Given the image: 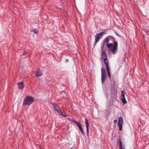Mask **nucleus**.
I'll return each instance as SVG.
<instances>
[{"mask_svg":"<svg viewBox=\"0 0 149 149\" xmlns=\"http://www.w3.org/2000/svg\"><path fill=\"white\" fill-rule=\"evenodd\" d=\"M104 33V32L103 31L99 33H97L96 35V37L95 39V42L96 43L98 42L100 39L102 38L103 34Z\"/></svg>","mask_w":149,"mask_h":149,"instance_id":"3","label":"nucleus"},{"mask_svg":"<svg viewBox=\"0 0 149 149\" xmlns=\"http://www.w3.org/2000/svg\"><path fill=\"white\" fill-rule=\"evenodd\" d=\"M85 120L86 125V132H87V135H88V132H89V124L88 123V121L87 119H86V118H85Z\"/></svg>","mask_w":149,"mask_h":149,"instance_id":"8","label":"nucleus"},{"mask_svg":"<svg viewBox=\"0 0 149 149\" xmlns=\"http://www.w3.org/2000/svg\"><path fill=\"white\" fill-rule=\"evenodd\" d=\"M26 52H24L23 53V54L24 55H25L26 54Z\"/></svg>","mask_w":149,"mask_h":149,"instance_id":"26","label":"nucleus"},{"mask_svg":"<svg viewBox=\"0 0 149 149\" xmlns=\"http://www.w3.org/2000/svg\"><path fill=\"white\" fill-rule=\"evenodd\" d=\"M117 122V120H116V119H115L114 120H113V122H114V123H116Z\"/></svg>","mask_w":149,"mask_h":149,"instance_id":"25","label":"nucleus"},{"mask_svg":"<svg viewBox=\"0 0 149 149\" xmlns=\"http://www.w3.org/2000/svg\"><path fill=\"white\" fill-rule=\"evenodd\" d=\"M123 122V118L122 117H120L118 123V126L119 127V130L120 131L122 130Z\"/></svg>","mask_w":149,"mask_h":149,"instance_id":"2","label":"nucleus"},{"mask_svg":"<svg viewBox=\"0 0 149 149\" xmlns=\"http://www.w3.org/2000/svg\"><path fill=\"white\" fill-rule=\"evenodd\" d=\"M77 123V124H76V125L79 128L81 126V124L79 122H78Z\"/></svg>","mask_w":149,"mask_h":149,"instance_id":"19","label":"nucleus"},{"mask_svg":"<svg viewBox=\"0 0 149 149\" xmlns=\"http://www.w3.org/2000/svg\"><path fill=\"white\" fill-rule=\"evenodd\" d=\"M53 107L55 111L57 112L59 115L62 114V112L59 106L57 104H54L53 105Z\"/></svg>","mask_w":149,"mask_h":149,"instance_id":"5","label":"nucleus"},{"mask_svg":"<svg viewBox=\"0 0 149 149\" xmlns=\"http://www.w3.org/2000/svg\"><path fill=\"white\" fill-rule=\"evenodd\" d=\"M61 115H62V116H63L65 117H66L67 116V115L66 114H63V113H62V114H61Z\"/></svg>","mask_w":149,"mask_h":149,"instance_id":"23","label":"nucleus"},{"mask_svg":"<svg viewBox=\"0 0 149 149\" xmlns=\"http://www.w3.org/2000/svg\"><path fill=\"white\" fill-rule=\"evenodd\" d=\"M106 68L107 73L110 72V71L109 65L108 66H106Z\"/></svg>","mask_w":149,"mask_h":149,"instance_id":"18","label":"nucleus"},{"mask_svg":"<svg viewBox=\"0 0 149 149\" xmlns=\"http://www.w3.org/2000/svg\"><path fill=\"white\" fill-rule=\"evenodd\" d=\"M112 45L113 44L111 43H107V46L108 48H110V47H111Z\"/></svg>","mask_w":149,"mask_h":149,"instance_id":"17","label":"nucleus"},{"mask_svg":"<svg viewBox=\"0 0 149 149\" xmlns=\"http://www.w3.org/2000/svg\"><path fill=\"white\" fill-rule=\"evenodd\" d=\"M110 39H111L113 41H114L115 40L113 36H109L104 39V41L105 42H108L109 41Z\"/></svg>","mask_w":149,"mask_h":149,"instance_id":"6","label":"nucleus"},{"mask_svg":"<svg viewBox=\"0 0 149 149\" xmlns=\"http://www.w3.org/2000/svg\"><path fill=\"white\" fill-rule=\"evenodd\" d=\"M73 122L74 123L76 124V125L77 124V123H78V122H77V121H75V120H73Z\"/></svg>","mask_w":149,"mask_h":149,"instance_id":"24","label":"nucleus"},{"mask_svg":"<svg viewBox=\"0 0 149 149\" xmlns=\"http://www.w3.org/2000/svg\"><path fill=\"white\" fill-rule=\"evenodd\" d=\"M118 43L117 41H115L114 43L113 46L116 47L117 48Z\"/></svg>","mask_w":149,"mask_h":149,"instance_id":"20","label":"nucleus"},{"mask_svg":"<svg viewBox=\"0 0 149 149\" xmlns=\"http://www.w3.org/2000/svg\"><path fill=\"white\" fill-rule=\"evenodd\" d=\"M68 61V59H67L66 61Z\"/></svg>","mask_w":149,"mask_h":149,"instance_id":"29","label":"nucleus"},{"mask_svg":"<svg viewBox=\"0 0 149 149\" xmlns=\"http://www.w3.org/2000/svg\"><path fill=\"white\" fill-rule=\"evenodd\" d=\"M104 61V63L106 65V67L108 66V61L107 59V57L106 58H105L103 59Z\"/></svg>","mask_w":149,"mask_h":149,"instance_id":"13","label":"nucleus"},{"mask_svg":"<svg viewBox=\"0 0 149 149\" xmlns=\"http://www.w3.org/2000/svg\"><path fill=\"white\" fill-rule=\"evenodd\" d=\"M68 61V59H67L66 61Z\"/></svg>","mask_w":149,"mask_h":149,"instance_id":"28","label":"nucleus"},{"mask_svg":"<svg viewBox=\"0 0 149 149\" xmlns=\"http://www.w3.org/2000/svg\"><path fill=\"white\" fill-rule=\"evenodd\" d=\"M120 99L123 104H126L127 101L125 98V91L124 90L121 91Z\"/></svg>","mask_w":149,"mask_h":149,"instance_id":"4","label":"nucleus"},{"mask_svg":"<svg viewBox=\"0 0 149 149\" xmlns=\"http://www.w3.org/2000/svg\"><path fill=\"white\" fill-rule=\"evenodd\" d=\"M117 48H116V47H115L114 46L113 47V49L111 50L113 54H115V53H116V50Z\"/></svg>","mask_w":149,"mask_h":149,"instance_id":"14","label":"nucleus"},{"mask_svg":"<svg viewBox=\"0 0 149 149\" xmlns=\"http://www.w3.org/2000/svg\"><path fill=\"white\" fill-rule=\"evenodd\" d=\"M33 32L35 33H37V29H33Z\"/></svg>","mask_w":149,"mask_h":149,"instance_id":"21","label":"nucleus"},{"mask_svg":"<svg viewBox=\"0 0 149 149\" xmlns=\"http://www.w3.org/2000/svg\"><path fill=\"white\" fill-rule=\"evenodd\" d=\"M107 74H108V76L109 77V78H110V77H111L110 72L108 73Z\"/></svg>","mask_w":149,"mask_h":149,"instance_id":"22","label":"nucleus"},{"mask_svg":"<svg viewBox=\"0 0 149 149\" xmlns=\"http://www.w3.org/2000/svg\"><path fill=\"white\" fill-rule=\"evenodd\" d=\"M102 51L101 55L102 58L104 59L105 58H106V57H107V55L105 52L103 50V47H102Z\"/></svg>","mask_w":149,"mask_h":149,"instance_id":"7","label":"nucleus"},{"mask_svg":"<svg viewBox=\"0 0 149 149\" xmlns=\"http://www.w3.org/2000/svg\"><path fill=\"white\" fill-rule=\"evenodd\" d=\"M34 101V99L31 96H28L26 97L24 100L23 104L24 105H30L32 104Z\"/></svg>","mask_w":149,"mask_h":149,"instance_id":"1","label":"nucleus"},{"mask_svg":"<svg viewBox=\"0 0 149 149\" xmlns=\"http://www.w3.org/2000/svg\"><path fill=\"white\" fill-rule=\"evenodd\" d=\"M79 130L81 132V134H82V135H84V134L83 130V128L81 126L79 128Z\"/></svg>","mask_w":149,"mask_h":149,"instance_id":"16","label":"nucleus"},{"mask_svg":"<svg viewBox=\"0 0 149 149\" xmlns=\"http://www.w3.org/2000/svg\"><path fill=\"white\" fill-rule=\"evenodd\" d=\"M115 33H116V34H117V35L118 36H119V35L118 34V33H116V32H115Z\"/></svg>","mask_w":149,"mask_h":149,"instance_id":"27","label":"nucleus"},{"mask_svg":"<svg viewBox=\"0 0 149 149\" xmlns=\"http://www.w3.org/2000/svg\"><path fill=\"white\" fill-rule=\"evenodd\" d=\"M101 74H106V72L105 70L103 68H101Z\"/></svg>","mask_w":149,"mask_h":149,"instance_id":"15","label":"nucleus"},{"mask_svg":"<svg viewBox=\"0 0 149 149\" xmlns=\"http://www.w3.org/2000/svg\"><path fill=\"white\" fill-rule=\"evenodd\" d=\"M42 75V73L39 68L37 69L36 72V75L37 76L40 77Z\"/></svg>","mask_w":149,"mask_h":149,"instance_id":"11","label":"nucleus"},{"mask_svg":"<svg viewBox=\"0 0 149 149\" xmlns=\"http://www.w3.org/2000/svg\"><path fill=\"white\" fill-rule=\"evenodd\" d=\"M119 146L120 149H125V147L122 145L121 139H120L119 140Z\"/></svg>","mask_w":149,"mask_h":149,"instance_id":"12","label":"nucleus"},{"mask_svg":"<svg viewBox=\"0 0 149 149\" xmlns=\"http://www.w3.org/2000/svg\"><path fill=\"white\" fill-rule=\"evenodd\" d=\"M101 80L102 84H103L105 80L107 78V74H101Z\"/></svg>","mask_w":149,"mask_h":149,"instance_id":"9","label":"nucleus"},{"mask_svg":"<svg viewBox=\"0 0 149 149\" xmlns=\"http://www.w3.org/2000/svg\"><path fill=\"white\" fill-rule=\"evenodd\" d=\"M19 88L22 90L24 88V84L22 82H19L18 83Z\"/></svg>","mask_w":149,"mask_h":149,"instance_id":"10","label":"nucleus"}]
</instances>
